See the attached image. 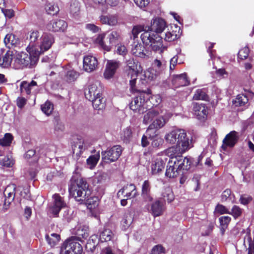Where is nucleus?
Masks as SVG:
<instances>
[{
  "label": "nucleus",
  "mask_w": 254,
  "mask_h": 254,
  "mask_svg": "<svg viewBox=\"0 0 254 254\" xmlns=\"http://www.w3.org/2000/svg\"><path fill=\"white\" fill-rule=\"evenodd\" d=\"M67 27V24L63 20L56 19L50 21L47 25V28L48 30L58 32L64 31Z\"/></svg>",
  "instance_id": "16"
},
{
  "label": "nucleus",
  "mask_w": 254,
  "mask_h": 254,
  "mask_svg": "<svg viewBox=\"0 0 254 254\" xmlns=\"http://www.w3.org/2000/svg\"><path fill=\"white\" fill-rule=\"evenodd\" d=\"M193 111L199 120L205 119L207 115V108L203 104H194Z\"/></svg>",
  "instance_id": "29"
},
{
  "label": "nucleus",
  "mask_w": 254,
  "mask_h": 254,
  "mask_svg": "<svg viewBox=\"0 0 254 254\" xmlns=\"http://www.w3.org/2000/svg\"><path fill=\"white\" fill-rule=\"evenodd\" d=\"M242 213V209L237 205L233 206L230 214L233 216L235 218H237L240 217Z\"/></svg>",
  "instance_id": "56"
},
{
  "label": "nucleus",
  "mask_w": 254,
  "mask_h": 254,
  "mask_svg": "<svg viewBox=\"0 0 254 254\" xmlns=\"http://www.w3.org/2000/svg\"><path fill=\"white\" fill-rule=\"evenodd\" d=\"M214 212L219 214H230V212L225 206L220 204L216 206Z\"/></svg>",
  "instance_id": "54"
},
{
  "label": "nucleus",
  "mask_w": 254,
  "mask_h": 254,
  "mask_svg": "<svg viewBox=\"0 0 254 254\" xmlns=\"http://www.w3.org/2000/svg\"><path fill=\"white\" fill-rule=\"evenodd\" d=\"M172 83L176 87L187 86L190 82L188 80L186 73L175 75L173 76Z\"/></svg>",
  "instance_id": "27"
},
{
  "label": "nucleus",
  "mask_w": 254,
  "mask_h": 254,
  "mask_svg": "<svg viewBox=\"0 0 254 254\" xmlns=\"http://www.w3.org/2000/svg\"><path fill=\"white\" fill-rule=\"evenodd\" d=\"M144 49V47L141 44L134 43L132 45L131 52L135 56L144 58L146 57Z\"/></svg>",
  "instance_id": "32"
},
{
  "label": "nucleus",
  "mask_w": 254,
  "mask_h": 254,
  "mask_svg": "<svg viewBox=\"0 0 254 254\" xmlns=\"http://www.w3.org/2000/svg\"><path fill=\"white\" fill-rule=\"evenodd\" d=\"M75 236H72L65 240L61 247L60 254H81L82 247Z\"/></svg>",
  "instance_id": "4"
},
{
  "label": "nucleus",
  "mask_w": 254,
  "mask_h": 254,
  "mask_svg": "<svg viewBox=\"0 0 254 254\" xmlns=\"http://www.w3.org/2000/svg\"><path fill=\"white\" fill-rule=\"evenodd\" d=\"M244 245L246 247L248 246V254H254V243L252 242L250 234L247 233L244 238Z\"/></svg>",
  "instance_id": "40"
},
{
  "label": "nucleus",
  "mask_w": 254,
  "mask_h": 254,
  "mask_svg": "<svg viewBox=\"0 0 254 254\" xmlns=\"http://www.w3.org/2000/svg\"><path fill=\"white\" fill-rule=\"evenodd\" d=\"M4 43L7 47L11 48L17 45L19 43V40L14 35L8 34L4 39Z\"/></svg>",
  "instance_id": "31"
},
{
  "label": "nucleus",
  "mask_w": 254,
  "mask_h": 254,
  "mask_svg": "<svg viewBox=\"0 0 254 254\" xmlns=\"http://www.w3.org/2000/svg\"><path fill=\"white\" fill-rule=\"evenodd\" d=\"M102 87L98 81L90 84L85 92V96L88 100L94 99L102 94Z\"/></svg>",
  "instance_id": "11"
},
{
  "label": "nucleus",
  "mask_w": 254,
  "mask_h": 254,
  "mask_svg": "<svg viewBox=\"0 0 254 254\" xmlns=\"http://www.w3.org/2000/svg\"><path fill=\"white\" fill-rule=\"evenodd\" d=\"M162 112V111L158 108L149 110L144 116L143 120V123L145 124H148L154 119L156 118L159 114H161Z\"/></svg>",
  "instance_id": "28"
},
{
  "label": "nucleus",
  "mask_w": 254,
  "mask_h": 254,
  "mask_svg": "<svg viewBox=\"0 0 254 254\" xmlns=\"http://www.w3.org/2000/svg\"><path fill=\"white\" fill-rule=\"evenodd\" d=\"M145 208L154 217H157L161 215L164 210V203L160 200H157L151 205L146 204Z\"/></svg>",
  "instance_id": "12"
},
{
  "label": "nucleus",
  "mask_w": 254,
  "mask_h": 254,
  "mask_svg": "<svg viewBox=\"0 0 254 254\" xmlns=\"http://www.w3.org/2000/svg\"><path fill=\"white\" fill-rule=\"evenodd\" d=\"M179 134L176 133V129H174L167 133L164 138L167 143L170 144H175L176 143V136L177 135L179 136Z\"/></svg>",
  "instance_id": "37"
},
{
  "label": "nucleus",
  "mask_w": 254,
  "mask_h": 254,
  "mask_svg": "<svg viewBox=\"0 0 254 254\" xmlns=\"http://www.w3.org/2000/svg\"><path fill=\"white\" fill-rule=\"evenodd\" d=\"M83 204L87 205L89 209H93L98 205V198L96 196H91V195L85 198Z\"/></svg>",
  "instance_id": "38"
},
{
  "label": "nucleus",
  "mask_w": 254,
  "mask_h": 254,
  "mask_svg": "<svg viewBox=\"0 0 254 254\" xmlns=\"http://www.w3.org/2000/svg\"><path fill=\"white\" fill-rule=\"evenodd\" d=\"M231 191L230 190L227 189L225 190L221 195V200L222 201H225L231 196Z\"/></svg>",
  "instance_id": "64"
},
{
  "label": "nucleus",
  "mask_w": 254,
  "mask_h": 254,
  "mask_svg": "<svg viewBox=\"0 0 254 254\" xmlns=\"http://www.w3.org/2000/svg\"><path fill=\"white\" fill-rule=\"evenodd\" d=\"M164 248L161 245H157L153 247L151 253L153 254H161L164 253Z\"/></svg>",
  "instance_id": "62"
},
{
  "label": "nucleus",
  "mask_w": 254,
  "mask_h": 254,
  "mask_svg": "<svg viewBox=\"0 0 254 254\" xmlns=\"http://www.w3.org/2000/svg\"><path fill=\"white\" fill-rule=\"evenodd\" d=\"M127 65L129 68V72L128 74H131V80H130V90L131 92H143V90L135 87L136 78L137 76V64L133 59L128 60L127 62Z\"/></svg>",
  "instance_id": "9"
},
{
  "label": "nucleus",
  "mask_w": 254,
  "mask_h": 254,
  "mask_svg": "<svg viewBox=\"0 0 254 254\" xmlns=\"http://www.w3.org/2000/svg\"><path fill=\"white\" fill-rule=\"evenodd\" d=\"M176 133L180 134L176 136V145L182 146V150H188L192 147V139L188 136L184 129L176 128Z\"/></svg>",
  "instance_id": "7"
},
{
  "label": "nucleus",
  "mask_w": 254,
  "mask_h": 254,
  "mask_svg": "<svg viewBox=\"0 0 254 254\" xmlns=\"http://www.w3.org/2000/svg\"><path fill=\"white\" fill-rule=\"evenodd\" d=\"M41 109L46 115L49 116L53 111V105L51 102L47 101L44 104L42 105Z\"/></svg>",
  "instance_id": "50"
},
{
  "label": "nucleus",
  "mask_w": 254,
  "mask_h": 254,
  "mask_svg": "<svg viewBox=\"0 0 254 254\" xmlns=\"http://www.w3.org/2000/svg\"><path fill=\"white\" fill-rule=\"evenodd\" d=\"M132 222V218L130 213H128L125 214L124 218L121 222L123 228L125 230L127 229L131 224Z\"/></svg>",
  "instance_id": "46"
},
{
  "label": "nucleus",
  "mask_w": 254,
  "mask_h": 254,
  "mask_svg": "<svg viewBox=\"0 0 254 254\" xmlns=\"http://www.w3.org/2000/svg\"><path fill=\"white\" fill-rule=\"evenodd\" d=\"M166 27V22L162 18L154 19L151 24L150 32H155L157 34L162 32Z\"/></svg>",
  "instance_id": "23"
},
{
  "label": "nucleus",
  "mask_w": 254,
  "mask_h": 254,
  "mask_svg": "<svg viewBox=\"0 0 254 254\" xmlns=\"http://www.w3.org/2000/svg\"><path fill=\"white\" fill-rule=\"evenodd\" d=\"M187 150H182V146H173L166 149L164 152L161 153V156L166 157V156H168L170 158L169 161H176L178 162V160L182 159L184 161V162H186V164H189V159L187 158H184L182 154L186 152Z\"/></svg>",
  "instance_id": "6"
},
{
  "label": "nucleus",
  "mask_w": 254,
  "mask_h": 254,
  "mask_svg": "<svg viewBox=\"0 0 254 254\" xmlns=\"http://www.w3.org/2000/svg\"><path fill=\"white\" fill-rule=\"evenodd\" d=\"M151 137L149 136V138L152 139L151 145L153 147H157L162 144V139L160 137L156 136V134H155L154 138L153 135H151Z\"/></svg>",
  "instance_id": "59"
},
{
  "label": "nucleus",
  "mask_w": 254,
  "mask_h": 254,
  "mask_svg": "<svg viewBox=\"0 0 254 254\" xmlns=\"http://www.w3.org/2000/svg\"><path fill=\"white\" fill-rule=\"evenodd\" d=\"M248 102V99L246 96L244 94H239L233 101V103L236 106H244Z\"/></svg>",
  "instance_id": "43"
},
{
  "label": "nucleus",
  "mask_w": 254,
  "mask_h": 254,
  "mask_svg": "<svg viewBox=\"0 0 254 254\" xmlns=\"http://www.w3.org/2000/svg\"><path fill=\"white\" fill-rule=\"evenodd\" d=\"M12 139L13 136L10 133H5L3 138H0V146L3 147L9 146Z\"/></svg>",
  "instance_id": "47"
},
{
  "label": "nucleus",
  "mask_w": 254,
  "mask_h": 254,
  "mask_svg": "<svg viewBox=\"0 0 254 254\" xmlns=\"http://www.w3.org/2000/svg\"><path fill=\"white\" fill-rule=\"evenodd\" d=\"M113 236L112 232L109 229H105L101 232L99 236V240L101 242H108L111 240Z\"/></svg>",
  "instance_id": "41"
},
{
  "label": "nucleus",
  "mask_w": 254,
  "mask_h": 254,
  "mask_svg": "<svg viewBox=\"0 0 254 254\" xmlns=\"http://www.w3.org/2000/svg\"><path fill=\"white\" fill-rule=\"evenodd\" d=\"M239 138L238 132L232 131L227 134L223 140L222 148L226 150L227 147H232L237 143Z\"/></svg>",
  "instance_id": "18"
},
{
  "label": "nucleus",
  "mask_w": 254,
  "mask_h": 254,
  "mask_svg": "<svg viewBox=\"0 0 254 254\" xmlns=\"http://www.w3.org/2000/svg\"><path fill=\"white\" fill-rule=\"evenodd\" d=\"M88 227L86 226L79 227L76 231V236L79 240L81 238H87L89 236Z\"/></svg>",
  "instance_id": "39"
},
{
  "label": "nucleus",
  "mask_w": 254,
  "mask_h": 254,
  "mask_svg": "<svg viewBox=\"0 0 254 254\" xmlns=\"http://www.w3.org/2000/svg\"><path fill=\"white\" fill-rule=\"evenodd\" d=\"M249 54V49L248 47H245L238 53V58L241 60L247 59Z\"/></svg>",
  "instance_id": "57"
},
{
  "label": "nucleus",
  "mask_w": 254,
  "mask_h": 254,
  "mask_svg": "<svg viewBox=\"0 0 254 254\" xmlns=\"http://www.w3.org/2000/svg\"><path fill=\"white\" fill-rule=\"evenodd\" d=\"M54 42V37L52 35L44 33L41 38L40 50L37 49V51H34V53H38L39 56L40 54L50 49Z\"/></svg>",
  "instance_id": "10"
},
{
  "label": "nucleus",
  "mask_w": 254,
  "mask_h": 254,
  "mask_svg": "<svg viewBox=\"0 0 254 254\" xmlns=\"http://www.w3.org/2000/svg\"><path fill=\"white\" fill-rule=\"evenodd\" d=\"M105 35L104 34H100L96 39L95 42L96 43L99 44L100 46L105 51H110L111 47L109 46L105 45L103 42Z\"/></svg>",
  "instance_id": "52"
},
{
  "label": "nucleus",
  "mask_w": 254,
  "mask_h": 254,
  "mask_svg": "<svg viewBox=\"0 0 254 254\" xmlns=\"http://www.w3.org/2000/svg\"><path fill=\"white\" fill-rule=\"evenodd\" d=\"M39 32L37 30H33L29 33V40L30 41V44L33 46L35 43L37 41L39 37Z\"/></svg>",
  "instance_id": "49"
},
{
  "label": "nucleus",
  "mask_w": 254,
  "mask_h": 254,
  "mask_svg": "<svg viewBox=\"0 0 254 254\" xmlns=\"http://www.w3.org/2000/svg\"><path fill=\"white\" fill-rule=\"evenodd\" d=\"M132 135V131L130 128L127 127L123 131V136L125 139L128 140Z\"/></svg>",
  "instance_id": "63"
},
{
  "label": "nucleus",
  "mask_w": 254,
  "mask_h": 254,
  "mask_svg": "<svg viewBox=\"0 0 254 254\" xmlns=\"http://www.w3.org/2000/svg\"><path fill=\"white\" fill-rule=\"evenodd\" d=\"M83 69L85 71L91 72L98 67V63L97 59L92 56L87 55L83 58Z\"/></svg>",
  "instance_id": "14"
},
{
  "label": "nucleus",
  "mask_w": 254,
  "mask_h": 254,
  "mask_svg": "<svg viewBox=\"0 0 254 254\" xmlns=\"http://www.w3.org/2000/svg\"><path fill=\"white\" fill-rule=\"evenodd\" d=\"M167 158L161 155L158 156L153 162L151 168L153 174H157L164 169Z\"/></svg>",
  "instance_id": "19"
},
{
  "label": "nucleus",
  "mask_w": 254,
  "mask_h": 254,
  "mask_svg": "<svg viewBox=\"0 0 254 254\" xmlns=\"http://www.w3.org/2000/svg\"><path fill=\"white\" fill-rule=\"evenodd\" d=\"M178 36L176 31H168L165 33L164 39L166 41L171 42L175 40Z\"/></svg>",
  "instance_id": "53"
},
{
  "label": "nucleus",
  "mask_w": 254,
  "mask_h": 254,
  "mask_svg": "<svg viewBox=\"0 0 254 254\" xmlns=\"http://www.w3.org/2000/svg\"><path fill=\"white\" fill-rule=\"evenodd\" d=\"M54 199V205L50 208V212L55 216H57L60 210L66 206V203L63 198L59 194L53 195Z\"/></svg>",
  "instance_id": "17"
},
{
  "label": "nucleus",
  "mask_w": 254,
  "mask_h": 254,
  "mask_svg": "<svg viewBox=\"0 0 254 254\" xmlns=\"http://www.w3.org/2000/svg\"><path fill=\"white\" fill-rule=\"evenodd\" d=\"M89 146L87 142L80 139L74 143L73 146V153L76 155L77 159L80 156L84 151L86 150Z\"/></svg>",
  "instance_id": "24"
},
{
  "label": "nucleus",
  "mask_w": 254,
  "mask_h": 254,
  "mask_svg": "<svg viewBox=\"0 0 254 254\" xmlns=\"http://www.w3.org/2000/svg\"><path fill=\"white\" fill-rule=\"evenodd\" d=\"M99 158L100 155L99 153L90 156L86 160L87 164L89 166V168L91 169H93L96 165Z\"/></svg>",
  "instance_id": "44"
},
{
  "label": "nucleus",
  "mask_w": 254,
  "mask_h": 254,
  "mask_svg": "<svg viewBox=\"0 0 254 254\" xmlns=\"http://www.w3.org/2000/svg\"><path fill=\"white\" fill-rule=\"evenodd\" d=\"M165 124L166 121L162 117L155 118V119L149 125L148 128L147 129V135L150 136L151 137V133L153 131V129H158L162 127L165 125Z\"/></svg>",
  "instance_id": "25"
},
{
  "label": "nucleus",
  "mask_w": 254,
  "mask_h": 254,
  "mask_svg": "<svg viewBox=\"0 0 254 254\" xmlns=\"http://www.w3.org/2000/svg\"><path fill=\"white\" fill-rule=\"evenodd\" d=\"M46 12L52 15L57 14L59 11V6L54 2H47L45 5Z\"/></svg>",
  "instance_id": "36"
},
{
  "label": "nucleus",
  "mask_w": 254,
  "mask_h": 254,
  "mask_svg": "<svg viewBox=\"0 0 254 254\" xmlns=\"http://www.w3.org/2000/svg\"><path fill=\"white\" fill-rule=\"evenodd\" d=\"M144 100L141 96L134 98L130 104V108L132 111L138 112L139 114L144 112Z\"/></svg>",
  "instance_id": "21"
},
{
  "label": "nucleus",
  "mask_w": 254,
  "mask_h": 254,
  "mask_svg": "<svg viewBox=\"0 0 254 254\" xmlns=\"http://www.w3.org/2000/svg\"><path fill=\"white\" fill-rule=\"evenodd\" d=\"M37 86L36 81L32 80L30 82L23 81L20 84V91L21 93L25 92L27 95H30L33 88Z\"/></svg>",
  "instance_id": "30"
},
{
  "label": "nucleus",
  "mask_w": 254,
  "mask_h": 254,
  "mask_svg": "<svg viewBox=\"0 0 254 254\" xmlns=\"http://www.w3.org/2000/svg\"><path fill=\"white\" fill-rule=\"evenodd\" d=\"M231 220V217L228 216H222L219 218V220L220 223L221 230L222 234L224 233L225 229L227 228Z\"/></svg>",
  "instance_id": "45"
},
{
  "label": "nucleus",
  "mask_w": 254,
  "mask_h": 254,
  "mask_svg": "<svg viewBox=\"0 0 254 254\" xmlns=\"http://www.w3.org/2000/svg\"><path fill=\"white\" fill-rule=\"evenodd\" d=\"M79 76V74L76 71L71 70L68 71L66 73V79L68 81L72 82L76 80Z\"/></svg>",
  "instance_id": "55"
},
{
  "label": "nucleus",
  "mask_w": 254,
  "mask_h": 254,
  "mask_svg": "<svg viewBox=\"0 0 254 254\" xmlns=\"http://www.w3.org/2000/svg\"><path fill=\"white\" fill-rule=\"evenodd\" d=\"M69 10L72 15H77L80 10L79 2L76 0H72L70 5Z\"/></svg>",
  "instance_id": "48"
},
{
  "label": "nucleus",
  "mask_w": 254,
  "mask_h": 254,
  "mask_svg": "<svg viewBox=\"0 0 254 254\" xmlns=\"http://www.w3.org/2000/svg\"><path fill=\"white\" fill-rule=\"evenodd\" d=\"M68 191L69 195L80 204L83 203L85 198L91 194L87 183L82 178L78 179L72 183L69 187Z\"/></svg>",
  "instance_id": "2"
},
{
  "label": "nucleus",
  "mask_w": 254,
  "mask_h": 254,
  "mask_svg": "<svg viewBox=\"0 0 254 254\" xmlns=\"http://www.w3.org/2000/svg\"><path fill=\"white\" fill-rule=\"evenodd\" d=\"M100 21L103 24L114 26L117 23L118 19L117 16L114 15H101Z\"/></svg>",
  "instance_id": "33"
},
{
  "label": "nucleus",
  "mask_w": 254,
  "mask_h": 254,
  "mask_svg": "<svg viewBox=\"0 0 254 254\" xmlns=\"http://www.w3.org/2000/svg\"><path fill=\"white\" fill-rule=\"evenodd\" d=\"M38 60V53H34L33 48H27V52L14 54L12 67L15 69H21L31 67L35 65Z\"/></svg>",
  "instance_id": "1"
},
{
  "label": "nucleus",
  "mask_w": 254,
  "mask_h": 254,
  "mask_svg": "<svg viewBox=\"0 0 254 254\" xmlns=\"http://www.w3.org/2000/svg\"><path fill=\"white\" fill-rule=\"evenodd\" d=\"M188 164L182 159L176 161H169L166 171V176L169 178H175L178 176L182 170H188Z\"/></svg>",
  "instance_id": "5"
},
{
  "label": "nucleus",
  "mask_w": 254,
  "mask_h": 254,
  "mask_svg": "<svg viewBox=\"0 0 254 254\" xmlns=\"http://www.w3.org/2000/svg\"><path fill=\"white\" fill-rule=\"evenodd\" d=\"M0 163L2 166L10 167L13 164V162L10 158L6 156L0 160Z\"/></svg>",
  "instance_id": "58"
},
{
  "label": "nucleus",
  "mask_w": 254,
  "mask_h": 254,
  "mask_svg": "<svg viewBox=\"0 0 254 254\" xmlns=\"http://www.w3.org/2000/svg\"><path fill=\"white\" fill-rule=\"evenodd\" d=\"M15 186L14 184L8 186L4 190L3 194L5 198L3 203V208L7 209L9 205L13 201L15 197Z\"/></svg>",
  "instance_id": "13"
},
{
  "label": "nucleus",
  "mask_w": 254,
  "mask_h": 254,
  "mask_svg": "<svg viewBox=\"0 0 254 254\" xmlns=\"http://www.w3.org/2000/svg\"><path fill=\"white\" fill-rule=\"evenodd\" d=\"M116 53L120 55L124 56L127 53V50L124 45H118L117 46Z\"/></svg>",
  "instance_id": "61"
},
{
  "label": "nucleus",
  "mask_w": 254,
  "mask_h": 254,
  "mask_svg": "<svg viewBox=\"0 0 254 254\" xmlns=\"http://www.w3.org/2000/svg\"><path fill=\"white\" fill-rule=\"evenodd\" d=\"M122 149L121 146L116 145L101 152L102 161L110 163L116 161L120 156Z\"/></svg>",
  "instance_id": "8"
},
{
  "label": "nucleus",
  "mask_w": 254,
  "mask_h": 254,
  "mask_svg": "<svg viewBox=\"0 0 254 254\" xmlns=\"http://www.w3.org/2000/svg\"><path fill=\"white\" fill-rule=\"evenodd\" d=\"M151 185L148 180L145 181L142 185L141 196L144 202L152 201L153 197L151 194Z\"/></svg>",
  "instance_id": "22"
},
{
  "label": "nucleus",
  "mask_w": 254,
  "mask_h": 254,
  "mask_svg": "<svg viewBox=\"0 0 254 254\" xmlns=\"http://www.w3.org/2000/svg\"><path fill=\"white\" fill-rule=\"evenodd\" d=\"M161 198L164 201H167L168 203L172 202L174 199V196L170 187L165 188L162 192Z\"/></svg>",
  "instance_id": "35"
},
{
  "label": "nucleus",
  "mask_w": 254,
  "mask_h": 254,
  "mask_svg": "<svg viewBox=\"0 0 254 254\" xmlns=\"http://www.w3.org/2000/svg\"><path fill=\"white\" fill-rule=\"evenodd\" d=\"M143 43L146 46H149L154 51H159L162 53L165 47L162 43V38L157 34L145 31L140 36Z\"/></svg>",
  "instance_id": "3"
},
{
  "label": "nucleus",
  "mask_w": 254,
  "mask_h": 254,
  "mask_svg": "<svg viewBox=\"0 0 254 254\" xmlns=\"http://www.w3.org/2000/svg\"><path fill=\"white\" fill-rule=\"evenodd\" d=\"M46 239L51 247H54L59 242L60 235L56 233H52L50 235H46Z\"/></svg>",
  "instance_id": "42"
},
{
  "label": "nucleus",
  "mask_w": 254,
  "mask_h": 254,
  "mask_svg": "<svg viewBox=\"0 0 254 254\" xmlns=\"http://www.w3.org/2000/svg\"><path fill=\"white\" fill-rule=\"evenodd\" d=\"M125 193V196L127 199L134 197L137 194V190L135 186L133 184L127 185L118 192V195L120 196Z\"/></svg>",
  "instance_id": "20"
},
{
  "label": "nucleus",
  "mask_w": 254,
  "mask_h": 254,
  "mask_svg": "<svg viewBox=\"0 0 254 254\" xmlns=\"http://www.w3.org/2000/svg\"><path fill=\"white\" fill-rule=\"evenodd\" d=\"M14 53L12 51H7L4 55L0 56V66L3 67L12 66Z\"/></svg>",
  "instance_id": "26"
},
{
  "label": "nucleus",
  "mask_w": 254,
  "mask_h": 254,
  "mask_svg": "<svg viewBox=\"0 0 254 254\" xmlns=\"http://www.w3.org/2000/svg\"><path fill=\"white\" fill-rule=\"evenodd\" d=\"M89 101H91L92 102L93 107L95 109L99 110H102L105 108V100L102 97V94L100 96H97V97L94 98V99L90 100Z\"/></svg>",
  "instance_id": "34"
},
{
  "label": "nucleus",
  "mask_w": 254,
  "mask_h": 254,
  "mask_svg": "<svg viewBox=\"0 0 254 254\" xmlns=\"http://www.w3.org/2000/svg\"><path fill=\"white\" fill-rule=\"evenodd\" d=\"M120 38V34L116 31H112L108 36V38L110 43L116 42Z\"/></svg>",
  "instance_id": "60"
},
{
  "label": "nucleus",
  "mask_w": 254,
  "mask_h": 254,
  "mask_svg": "<svg viewBox=\"0 0 254 254\" xmlns=\"http://www.w3.org/2000/svg\"><path fill=\"white\" fill-rule=\"evenodd\" d=\"M120 66V63L119 61L116 60L108 61L106 66V69L104 73L105 78L106 79H110L112 78Z\"/></svg>",
  "instance_id": "15"
},
{
  "label": "nucleus",
  "mask_w": 254,
  "mask_h": 254,
  "mask_svg": "<svg viewBox=\"0 0 254 254\" xmlns=\"http://www.w3.org/2000/svg\"><path fill=\"white\" fill-rule=\"evenodd\" d=\"M193 99L195 100H207L208 97L206 94V93L203 90L198 89L194 94Z\"/></svg>",
  "instance_id": "51"
}]
</instances>
